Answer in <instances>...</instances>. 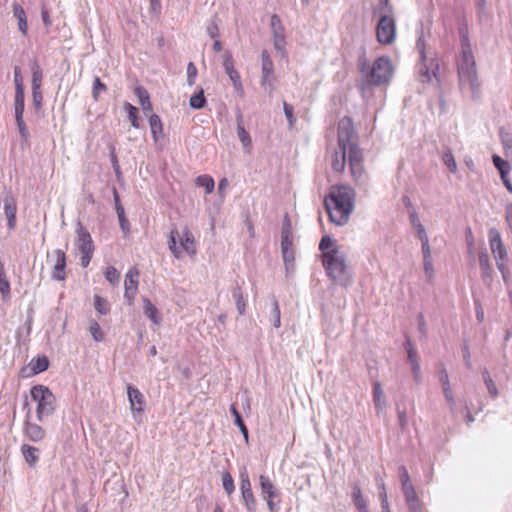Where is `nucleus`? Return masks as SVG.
Returning a JSON list of instances; mask_svg holds the SVG:
<instances>
[{
    "label": "nucleus",
    "instance_id": "0eeeda50",
    "mask_svg": "<svg viewBox=\"0 0 512 512\" xmlns=\"http://www.w3.org/2000/svg\"><path fill=\"white\" fill-rule=\"evenodd\" d=\"M489 245L496 261L497 268L501 272L504 281H507L509 275L508 252L502 241L500 232L496 228L489 230Z\"/></svg>",
    "mask_w": 512,
    "mask_h": 512
},
{
    "label": "nucleus",
    "instance_id": "dca6fc26",
    "mask_svg": "<svg viewBox=\"0 0 512 512\" xmlns=\"http://www.w3.org/2000/svg\"><path fill=\"white\" fill-rule=\"evenodd\" d=\"M223 66H224L225 72L227 73L229 79L231 80L235 90L238 92H242L243 87H242V83H241L240 74L234 67L232 54L228 51L225 52V54L223 55Z\"/></svg>",
    "mask_w": 512,
    "mask_h": 512
},
{
    "label": "nucleus",
    "instance_id": "9d476101",
    "mask_svg": "<svg viewBox=\"0 0 512 512\" xmlns=\"http://www.w3.org/2000/svg\"><path fill=\"white\" fill-rule=\"evenodd\" d=\"M323 265L328 275L335 281H341L346 273V265L344 259L336 253H328L323 259Z\"/></svg>",
    "mask_w": 512,
    "mask_h": 512
},
{
    "label": "nucleus",
    "instance_id": "c85d7f7f",
    "mask_svg": "<svg viewBox=\"0 0 512 512\" xmlns=\"http://www.w3.org/2000/svg\"><path fill=\"white\" fill-rule=\"evenodd\" d=\"M195 184L197 187H203L206 194L212 193L215 187L214 179L206 174L198 176L195 180Z\"/></svg>",
    "mask_w": 512,
    "mask_h": 512
},
{
    "label": "nucleus",
    "instance_id": "a878e982",
    "mask_svg": "<svg viewBox=\"0 0 512 512\" xmlns=\"http://www.w3.org/2000/svg\"><path fill=\"white\" fill-rule=\"evenodd\" d=\"M149 125L154 142H158L163 134V125L160 117L157 114L151 113L149 115Z\"/></svg>",
    "mask_w": 512,
    "mask_h": 512
},
{
    "label": "nucleus",
    "instance_id": "e433bc0d",
    "mask_svg": "<svg viewBox=\"0 0 512 512\" xmlns=\"http://www.w3.org/2000/svg\"><path fill=\"white\" fill-rule=\"evenodd\" d=\"M49 367V361L46 357H38L36 360H32L31 369L34 374L41 373L47 370Z\"/></svg>",
    "mask_w": 512,
    "mask_h": 512
},
{
    "label": "nucleus",
    "instance_id": "de8ad7c7",
    "mask_svg": "<svg viewBox=\"0 0 512 512\" xmlns=\"http://www.w3.org/2000/svg\"><path fill=\"white\" fill-rule=\"evenodd\" d=\"M107 90V87L104 83L101 82L99 77H95L93 81V87H92V95L94 100H98L99 95L101 92H105Z\"/></svg>",
    "mask_w": 512,
    "mask_h": 512
},
{
    "label": "nucleus",
    "instance_id": "774afa93",
    "mask_svg": "<svg viewBox=\"0 0 512 512\" xmlns=\"http://www.w3.org/2000/svg\"><path fill=\"white\" fill-rule=\"evenodd\" d=\"M237 309L241 315L245 313V302L242 299V296L240 295L237 300Z\"/></svg>",
    "mask_w": 512,
    "mask_h": 512
},
{
    "label": "nucleus",
    "instance_id": "ddd939ff",
    "mask_svg": "<svg viewBox=\"0 0 512 512\" xmlns=\"http://www.w3.org/2000/svg\"><path fill=\"white\" fill-rule=\"evenodd\" d=\"M23 432L24 435L32 442H41L46 437L45 429L41 425L31 421L30 413L25 417Z\"/></svg>",
    "mask_w": 512,
    "mask_h": 512
},
{
    "label": "nucleus",
    "instance_id": "69168bd1",
    "mask_svg": "<svg viewBox=\"0 0 512 512\" xmlns=\"http://www.w3.org/2000/svg\"><path fill=\"white\" fill-rule=\"evenodd\" d=\"M404 496H405V500H406V503H407V504H408V503H410V502H413V501H416V500H418V499H419V498H418V495H417V493H416V490H414V491H410V492H406V493L404 494Z\"/></svg>",
    "mask_w": 512,
    "mask_h": 512
},
{
    "label": "nucleus",
    "instance_id": "4be33fe9",
    "mask_svg": "<svg viewBox=\"0 0 512 512\" xmlns=\"http://www.w3.org/2000/svg\"><path fill=\"white\" fill-rule=\"evenodd\" d=\"M21 453L26 463L30 467H34L39 461V449L29 444H23L21 446Z\"/></svg>",
    "mask_w": 512,
    "mask_h": 512
},
{
    "label": "nucleus",
    "instance_id": "4468645a",
    "mask_svg": "<svg viewBox=\"0 0 512 512\" xmlns=\"http://www.w3.org/2000/svg\"><path fill=\"white\" fill-rule=\"evenodd\" d=\"M281 251L286 266L289 264L293 265L295 255L293 248V236L289 227L283 228L282 230Z\"/></svg>",
    "mask_w": 512,
    "mask_h": 512
},
{
    "label": "nucleus",
    "instance_id": "09e8293b",
    "mask_svg": "<svg viewBox=\"0 0 512 512\" xmlns=\"http://www.w3.org/2000/svg\"><path fill=\"white\" fill-rule=\"evenodd\" d=\"M373 399L376 406L384 404V393L380 383L376 382L373 386Z\"/></svg>",
    "mask_w": 512,
    "mask_h": 512
},
{
    "label": "nucleus",
    "instance_id": "cd10ccee",
    "mask_svg": "<svg viewBox=\"0 0 512 512\" xmlns=\"http://www.w3.org/2000/svg\"><path fill=\"white\" fill-rule=\"evenodd\" d=\"M259 481L264 498H274L277 496L275 487L267 476L261 475Z\"/></svg>",
    "mask_w": 512,
    "mask_h": 512
},
{
    "label": "nucleus",
    "instance_id": "39448f33",
    "mask_svg": "<svg viewBox=\"0 0 512 512\" xmlns=\"http://www.w3.org/2000/svg\"><path fill=\"white\" fill-rule=\"evenodd\" d=\"M360 71L370 84L379 86L389 82L393 75V65L388 57L382 56L369 67L364 58L360 61Z\"/></svg>",
    "mask_w": 512,
    "mask_h": 512
},
{
    "label": "nucleus",
    "instance_id": "c756f323",
    "mask_svg": "<svg viewBox=\"0 0 512 512\" xmlns=\"http://www.w3.org/2000/svg\"><path fill=\"white\" fill-rule=\"evenodd\" d=\"M43 79V72L38 63H34L32 66V90L41 89Z\"/></svg>",
    "mask_w": 512,
    "mask_h": 512
},
{
    "label": "nucleus",
    "instance_id": "393cba45",
    "mask_svg": "<svg viewBox=\"0 0 512 512\" xmlns=\"http://www.w3.org/2000/svg\"><path fill=\"white\" fill-rule=\"evenodd\" d=\"M262 59V83L267 82L273 75L274 65L273 61L267 51L261 54Z\"/></svg>",
    "mask_w": 512,
    "mask_h": 512
},
{
    "label": "nucleus",
    "instance_id": "b1692460",
    "mask_svg": "<svg viewBox=\"0 0 512 512\" xmlns=\"http://www.w3.org/2000/svg\"><path fill=\"white\" fill-rule=\"evenodd\" d=\"M143 312L155 325L161 322V316L156 306L148 299H143Z\"/></svg>",
    "mask_w": 512,
    "mask_h": 512
},
{
    "label": "nucleus",
    "instance_id": "9b49d317",
    "mask_svg": "<svg viewBox=\"0 0 512 512\" xmlns=\"http://www.w3.org/2000/svg\"><path fill=\"white\" fill-rule=\"evenodd\" d=\"M139 271L136 268L130 269L125 275L124 297L128 305H132L138 291Z\"/></svg>",
    "mask_w": 512,
    "mask_h": 512
},
{
    "label": "nucleus",
    "instance_id": "f704fd0d",
    "mask_svg": "<svg viewBox=\"0 0 512 512\" xmlns=\"http://www.w3.org/2000/svg\"><path fill=\"white\" fill-rule=\"evenodd\" d=\"M230 410H231L232 415L235 418V424L239 427L241 433L244 436L245 441L248 442V439H249L248 429H247L246 425L244 424L240 413L237 411V409L235 408L234 405L231 406Z\"/></svg>",
    "mask_w": 512,
    "mask_h": 512
},
{
    "label": "nucleus",
    "instance_id": "c03bdc74",
    "mask_svg": "<svg viewBox=\"0 0 512 512\" xmlns=\"http://www.w3.org/2000/svg\"><path fill=\"white\" fill-rule=\"evenodd\" d=\"M442 161L452 173L457 171V163L450 150L443 154Z\"/></svg>",
    "mask_w": 512,
    "mask_h": 512
},
{
    "label": "nucleus",
    "instance_id": "ea45409f",
    "mask_svg": "<svg viewBox=\"0 0 512 512\" xmlns=\"http://www.w3.org/2000/svg\"><path fill=\"white\" fill-rule=\"evenodd\" d=\"M206 99L204 97V92L201 89L197 94L193 95L190 100L189 104L194 109H201L205 106Z\"/></svg>",
    "mask_w": 512,
    "mask_h": 512
},
{
    "label": "nucleus",
    "instance_id": "864d4df0",
    "mask_svg": "<svg viewBox=\"0 0 512 512\" xmlns=\"http://www.w3.org/2000/svg\"><path fill=\"white\" fill-rule=\"evenodd\" d=\"M14 82H15V90L16 91H24L23 89V78L21 74V70L18 66L14 69Z\"/></svg>",
    "mask_w": 512,
    "mask_h": 512
},
{
    "label": "nucleus",
    "instance_id": "473e14b6",
    "mask_svg": "<svg viewBox=\"0 0 512 512\" xmlns=\"http://www.w3.org/2000/svg\"><path fill=\"white\" fill-rule=\"evenodd\" d=\"M94 308L100 315H107L110 312L109 302L99 295H94Z\"/></svg>",
    "mask_w": 512,
    "mask_h": 512
},
{
    "label": "nucleus",
    "instance_id": "3c124183",
    "mask_svg": "<svg viewBox=\"0 0 512 512\" xmlns=\"http://www.w3.org/2000/svg\"><path fill=\"white\" fill-rule=\"evenodd\" d=\"M483 378H484V381L486 383V386H487V389H488L490 395L492 397H496L498 395L496 385H495L494 381L491 379V377L487 371H485L483 373Z\"/></svg>",
    "mask_w": 512,
    "mask_h": 512
},
{
    "label": "nucleus",
    "instance_id": "72a5a7b5",
    "mask_svg": "<svg viewBox=\"0 0 512 512\" xmlns=\"http://www.w3.org/2000/svg\"><path fill=\"white\" fill-rule=\"evenodd\" d=\"M124 109L128 114L132 127L138 129L140 127L138 109L129 102L124 103Z\"/></svg>",
    "mask_w": 512,
    "mask_h": 512
},
{
    "label": "nucleus",
    "instance_id": "5fc2aeb1",
    "mask_svg": "<svg viewBox=\"0 0 512 512\" xmlns=\"http://www.w3.org/2000/svg\"><path fill=\"white\" fill-rule=\"evenodd\" d=\"M274 38V47L275 49L281 51L282 53L285 52V45H286V39L285 34L276 35L273 36Z\"/></svg>",
    "mask_w": 512,
    "mask_h": 512
},
{
    "label": "nucleus",
    "instance_id": "58836bf2",
    "mask_svg": "<svg viewBox=\"0 0 512 512\" xmlns=\"http://www.w3.org/2000/svg\"><path fill=\"white\" fill-rule=\"evenodd\" d=\"M237 134H238V137H239L242 145L247 150H249L251 147V137L241 123H238V125H237Z\"/></svg>",
    "mask_w": 512,
    "mask_h": 512
},
{
    "label": "nucleus",
    "instance_id": "20e7f679",
    "mask_svg": "<svg viewBox=\"0 0 512 512\" xmlns=\"http://www.w3.org/2000/svg\"><path fill=\"white\" fill-rule=\"evenodd\" d=\"M197 247V240L187 226L182 229H171L168 236V248L177 260H182L185 257L194 259Z\"/></svg>",
    "mask_w": 512,
    "mask_h": 512
},
{
    "label": "nucleus",
    "instance_id": "338daca9",
    "mask_svg": "<svg viewBox=\"0 0 512 512\" xmlns=\"http://www.w3.org/2000/svg\"><path fill=\"white\" fill-rule=\"evenodd\" d=\"M42 20L46 26H51L50 16L47 10L43 9L41 12Z\"/></svg>",
    "mask_w": 512,
    "mask_h": 512
},
{
    "label": "nucleus",
    "instance_id": "e2e57ef3",
    "mask_svg": "<svg viewBox=\"0 0 512 512\" xmlns=\"http://www.w3.org/2000/svg\"><path fill=\"white\" fill-rule=\"evenodd\" d=\"M424 269L429 278L432 277L433 274V264H432V258H425L424 259Z\"/></svg>",
    "mask_w": 512,
    "mask_h": 512
},
{
    "label": "nucleus",
    "instance_id": "bb28decb",
    "mask_svg": "<svg viewBox=\"0 0 512 512\" xmlns=\"http://www.w3.org/2000/svg\"><path fill=\"white\" fill-rule=\"evenodd\" d=\"M352 500L359 512H368L366 500L362 494L361 488L358 485L353 487Z\"/></svg>",
    "mask_w": 512,
    "mask_h": 512
},
{
    "label": "nucleus",
    "instance_id": "a211bd4d",
    "mask_svg": "<svg viewBox=\"0 0 512 512\" xmlns=\"http://www.w3.org/2000/svg\"><path fill=\"white\" fill-rule=\"evenodd\" d=\"M439 380L442 385L443 394L447 401L450 409L453 411L455 406V399L452 391V387L449 380L448 372L445 368H442L439 372Z\"/></svg>",
    "mask_w": 512,
    "mask_h": 512
},
{
    "label": "nucleus",
    "instance_id": "2eb2a0df",
    "mask_svg": "<svg viewBox=\"0 0 512 512\" xmlns=\"http://www.w3.org/2000/svg\"><path fill=\"white\" fill-rule=\"evenodd\" d=\"M127 395L133 415L142 414L146 407V401L143 393L138 388L128 385Z\"/></svg>",
    "mask_w": 512,
    "mask_h": 512
},
{
    "label": "nucleus",
    "instance_id": "bf43d9fd",
    "mask_svg": "<svg viewBox=\"0 0 512 512\" xmlns=\"http://www.w3.org/2000/svg\"><path fill=\"white\" fill-rule=\"evenodd\" d=\"M410 512H425L420 500H416L407 504Z\"/></svg>",
    "mask_w": 512,
    "mask_h": 512
},
{
    "label": "nucleus",
    "instance_id": "412c9836",
    "mask_svg": "<svg viewBox=\"0 0 512 512\" xmlns=\"http://www.w3.org/2000/svg\"><path fill=\"white\" fill-rule=\"evenodd\" d=\"M413 224L416 229L417 236L422 243V251H423L424 259L431 258V249H430V245H429V240H428V236L425 232L423 225L420 222H418L416 219L413 220Z\"/></svg>",
    "mask_w": 512,
    "mask_h": 512
},
{
    "label": "nucleus",
    "instance_id": "7ed1b4c3",
    "mask_svg": "<svg viewBox=\"0 0 512 512\" xmlns=\"http://www.w3.org/2000/svg\"><path fill=\"white\" fill-rule=\"evenodd\" d=\"M461 41V60L458 67L459 78L461 82L467 83L472 90L479 87L476 62L472 52L471 43L468 37L466 27L459 30Z\"/></svg>",
    "mask_w": 512,
    "mask_h": 512
},
{
    "label": "nucleus",
    "instance_id": "79ce46f5",
    "mask_svg": "<svg viewBox=\"0 0 512 512\" xmlns=\"http://www.w3.org/2000/svg\"><path fill=\"white\" fill-rule=\"evenodd\" d=\"M116 213H117L119 224H120L122 231L124 232L125 235H128L130 232V223L125 216L124 207H118V212H116Z\"/></svg>",
    "mask_w": 512,
    "mask_h": 512
},
{
    "label": "nucleus",
    "instance_id": "f257e3e1",
    "mask_svg": "<svg viewBox=\"0 0 512 512\" xmlns=\"http://www.w3.org/2000/svg\"><path fill=\"white\" fill-rule=\"evenodd\" d=\"M354 180L364 173L363 153L356 142L354 125L350 117H344L338 124V148L332 153L330 164L334 172L342 174L346 168V160Z\"/></svg>",
    "mask_w": 512,
    "mask_h": 512
},
{
    "label": "nucleus",
    "instance_id": "0e129e2a",
    "mask_svg": "<svg viewBox=\"0 0 512 512\" xmlns=\"http://www.w3.org/2000/svg\"><path fill=\"white\" fill-rule=\"evenodd\" d=\"M407 352H408V359L411 362V364H413L414 361H418L417 353H416L415 349L412 347L411 343H408Z\"/></svg>",
    "mask_w": 512,
    "mask_h": 512
},
{
    "label": "nucleus",
    "instance_id": "4c0bfd02",
    "mask_svg": "<svg viewBox=\"0 0 512 512\" xmlns=\"http://www.w3.org/2000/svg\"><path fill=\"white\" fill-rule=\"evenodd\" d=\"M88 330H89L92 338L96 342H101L104 340V333L96 320L90 321Z\"/></svg>",
    "mask_w": 512,
    "mask_h": 512
},
{
    "label": "nucleus",
    "instance_id": "c9c22d12",
    "mask_svg": "<svg viewBox=\"0 0 512 512\" xmlns=\"http://www.w3.org/2000/svg\"><path fill=\"white\" fill-rule=\"evenodd\" d=\"M333 240L329 236L322 237L320 243H319V249L323 253V259H325V255L328 253H336L338 252L337 249L333 248Z\"/></svg>",
    "mask_w": 512,
    "mask_h": 512
},
{
    "label": "nucleus",
    "instance_id": "aec40b11",
    "mask_svg": "<svg viewBox=\"0 0 512 512\" xmlns=\"http://www.w3.org/2000/svg\"><path fill=\"white\" fill-rule=\"evenodd\" d=\"M134 93L138 97L139 104L144 114H151L153 107L147 89H145L143 86H137L134 89Z\"/></svg>",
    "mask_w": 512,
    "mask_h": 512
},
{
    "label": "nucleus",
    "instance_id": "49530a36",
    "mask_svg": "<svg viewBox=\"0 0 512 512\" xmlns=\"http://www.w3.org/2000/svg\"><path fill=\"white\" fill-rule=\"evenodd\" d=\"M223 488L228 495H231L234 492V480L229 472L223 473L222 476Z\"/></svg>",
    "mask_w": 512,
    "mask_h": 512
},
{
    "label": "nucleus",
    "instance_id": "423d86ee",
    "mask_svg": "<svg viewBox=\"0 0 512 512\" xmlns=\"http://www.w3.org/2000/svg\"><path fill=\"white\" fill-rule=\"evenodd\" d=\"M32 400L36 403V416L39 422L52 415L56 408V398L44 385H35L30 389Z\"/></svg>",
    "mask_w": 512,
    "mask_h": 512
},
{
    "label": "nucleus",
    "instance_id": "13d9d810",
    "mask_svg": "<svg viewBox=\"0 0 512 512\" xmlns=\"http://www.w3.org/2000/svg\"><path fill=\"white\" fill-rule=\"evenodd\" d=\"M33 103L36 108H40L42 106L43 95L41 89L32 90Z\"/></svg>",
    "mask_w": 512,
    "mask_h": 512
},
{
    "label": "nucleus",
    "instance_id": "8fccbe9b",
    "mask_svg": "<svg viewBox=\"0 0 512 512\" xmlns=\"http://www.w3.org/2000/svg\"><path fill=\"white\" fill-rule=\"evenodd\" d=\"M197 67L193 62H189L187 65V82L188 85L192 86L195 83L196 77H197Z\"/></svg>",
    "mask_w": 512,
    "mask_h": 512
},
{
    "label": "nucleus",
    "instance_id": "a19ab883",
    "mask_svg": "<svg viewBox=\"0 0 512 512\" xmlns=\"http://www.w3.org/2000/svg\"><path fill=\"white\" fill-rule=\"evenodd\" d=\"M271 29L273 32V36L285 34V28L282 25L281 19L276 14H273L271 16Z\"/></svg>",
    "mask_w": 512,
    "mask_h": 512
},
{
    "label": "nucleus",
    "instance_id": "a18cd8bd",
    "mask_svg": "<svg viewBox=\"0 0 512 512\" xmlns=\"http://www.w3.org/2000/svg\"><path fill=\"white\" fill-rule=\"evenodd\" d=\"M105 278L112 285H117L119 283V280H120V273L118 272V270L115 267L109 266L105 270Z\"/></svg>",
    "mask_w": 512,
    "mask_h": 512
},
{
    "label": "nucleus",
    "instance_id": "37998d69",
    "mask_svg": "<svg viewBox=\"0 0 512 512\" xmlns=\"http://www.w3.org/2000/svg\"><path fill=\"white\" fill-rule=\"evenodd\" d=\"M24 91H15V116H23Z\"/></svg>",
    "mask_w": 512,
    "mask_h": 512
},
{
    "label": "nucleus",
    "instance_id": "f03ea898",
    "mask_svg": "<svg viewBox=\"0 0 512 512\" xmlns=\"http://www.w3.org/2000/svg\"><path fill=\"white\" fill-rule=\"evenodd\" d=\"M355 191L347 185H334L330 187L324 199V205L331 222L344 225L348 222L354 209Z\"/></svg>",
    "mask_w": 512,
    "mask_h": 512
},
{
    "label": "nucleus",
    "instance_id": "2f4dec72",
    "mask_svg": "<svg viewBox=\"0 0 512 512\" xmlns=\"http://www.w3.org/2000/svg\"><path fill=\"white\" fill-rule=\"evenodd\" d=\"M479 265L482 270L483 278L490 277L492 272V266L490 264L489 255L486 251H483L479 255Z\"/></svg>",
    "mask_w": 512,
    "mask_h": 512
},
{
    "label": "nucleus",
    "instance_id": "603ef678",
    "mask_svg": "<svg viewBox=\"0 0 512 512\" xmlns=\"http://www.w3.org/2000/svg\"><path fill=\"white\" fill-rule=\"evenodd\" d=\"M283 109L285 116L289 122V126L292 127L296 122V118L294 117V108L292 105L288 104L287 102H284Z\"/></svg>",
    "mask_w": 512,
    "mask_h": 512
},
{
    "label": "nucleus",
    "instance_id": "7c9ffc66",
    "mask_svg": "<svg viewBox=\"0 0 512 512\" xmlns=\"http://www.w3.org/2000/svg\"><path fill=\"white\" fill-rule=\"evenodd\" d=\"M492 161H493V164L495 165V167L497 168V170L499 171L501 178H505V176H508V173L510 172L511 167L507 161L503 160L498 155H493Z\"/></svg>",
    "mask_w": 512,
    "mask_h": 512
},
{
    "label": "nucleus",
    "instance_id": "f3484780",
    "mask_svg": "<svg viewBox=\"0 0 512 512\" xmlns=\"http://www.w3.org/2000/svg\"><path fill=\"white\" fill-rule=\"evenodd\" d=\"M240 489L245 506L249 511L255 508V497L252 491L251 482L246 471L240 474Z\"/></svg>",
    "mask_w": 512,
    "mask_h": 512
},
{
    "label": "nucleus",
    "instance_id": "5701e85b",
    "mask_svg": "<svg viewBox=\"0 0 512 512\" xmlns=\"http://www.w3.org/2000/svg\"><path fill=\"white\" fill-rule=\"evenodd\" d=\"M13 15L18 20V28L22 35H26L28 32V23L25 10L20 4H13Z\"/></svg>",
    "mask_w": 512,
    "mask_h": 512
},
{
    "label": "nucleus",
    "instance_id": "052dcab7",
    "mask_svg": "<svg viewBox=\"0 0 512 512\" xmlns=\"http://www.w3.org/2000/svg\"><path fill=\"white\" fill-rule=\"evenodd\" d=\"M398 472H399L401 484L411 482L410 476H409V473H408V470L406 469V467H404V466L399 467Z\"/></svg>",
    "mask_w": 512,
    "mask_h": 512
},
{
    "label": "nucleus",
    "instance_id": "6ab92c4d",
    "mask_svg": "<svg viewBox=\"0 0 512 512\" xmlns=\"http://www.w3.org/2000/svg\"><path fill=\"white\" fill-rule=\"evenodd\" d=\"M4 213L8 229L13 230L16 227L17 203L12 196H6L4 199Z\"/></svg>",
    "mask_w": 512,
    "mask_h": 512
},
{
    "label": "nucleus",
    "instance_id": "1a4fd4ad",
    "mask_svg": "<svg viewBox=\"0 0 512 512\" xmlns=\"http://www.w3.org/2000/svg\"><path fill=\"white\" fill-rule=\"evenodd\" d=\"M396 36L395 20L391 15L381 16L377 27L376 37L379 43L389 45L394 42Z\"/></svg>",
    "mask_w": 512,
    "mask_h": 512
},
{
    "label": "nucleus",
    "instance_id": "680f3d73",
    "mask_svg": "<svg viewBox=\"0 0 512 512\" xmlns=\"http://www.w3.org/2000/svg\"><path fill=\"white\" fill-rule=\"evenodd\" d=\"M505 220L508 227L512 230V203L505 206Z\"/></svg>",
    "mask_w": 512,
    "mask_h": 512
},
{
    "label": "nucleus",
    "instance_id": "f8f14e48",
    "mask_svg": "<svg viewBox=\"0 0 512 512\" xmlns=\"http://www.w3.org/2000/svg\"><path fill=\"white\" fill-rule=\"evenodd\" d=\"M53 262L51 276L53 279L58 281H64L66 279V254L61 249H56L52 253L51 260Z\"/></svg>",
    "mask_w": 512,
    "mask_h": 512
},
{
    "label": "nucleus",
    "instance_id": "6e6d98bb",
    "mask_svg": "<svg viewBox=\"0 0 512 512\" xmlns=\"http://www.w3.org/2000/svg\"><path fill=\"white\" fill-rule=\"evenodd\" d=\"M16 117V123L20 132V135L22 138L26 139L29 135L27 126L24 122L23 116H15Z\"/></svg>",
    "mask_w": 512,
    "mask_h": 512
},
{
    "label": "nucleus",
    "instance_id": "4d7b16f0",
    "mask_svg": "<svg viewBox=\"0 0 512 512\" xmlns=\"http://www.w3.org/2000/svg\"><path fill=\"white\" fill-rule=\"evenodd\" d=\"M273 314H274V326L276 328H279L281 325L280 308H279V304L276 300L273 302Z\"/></svg>",
    "mask_w": 512,
    "mask_h": 512
},
{
    "label": "nucleus",
    "instance_id": "6e6552de",
    "mask_svg": "<svg viewBox=\"0 0 512 512\" xmlns=\"http://www.w3.org/2000/svg\"><path fill=\"white\" fill-rule=\"evenodd\" d=\"M76 246L81 253V265L86 268L92 259L94 245L90 233L84 227L77 230Z\"/></svg>",
    "mask_w": 512,
    "mask_h": 512
}]
</instances>
